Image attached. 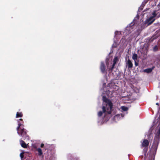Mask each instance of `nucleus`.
<instances>
[{"label":"nucleus","mask_w":160,"mask_h":160,"mask_svg":"<svg viewBox=\"0 0 160 160\" xmlns=\"http://www.w3.org/2000/svg\"><path fill=\"white\" fill-rule=\"evenodd\" d=\"M106 83L104 82L103 84L102 89V98L103 100L102 110L99 111L98 113V116L100 117L102 116V113L104 114V118L107 121L109 119V116L110 114V101L109 100V89L110 88V84L109 83L108 84L107 87L106 86Z\"/></svg>","instance_id":"1"},{"label":"nucleus","mask_w":160,"mask_h":160,"mask_svg":"<svg viewBox=\"0 0 160 160\" xmlns=\"http://www.w3.org/2000/svg\"><path fill=\"white\" fill-rule=\"evenodd\" d=\"M20 121H22V122H23L22 119H20L18 121V126L17 128V133L19 135L22 136L23 139H25L26 137H27L28 139V136L27 135L26 132L23 128V125L21 123Z\"/></svg>","instance_id":"2"},{"label":"nucleus","mask_w":160,"mask_h":160,"mask_svg":"<svg viewBox=\"0 0 160 160\" xmlns=\"http://www.w3.org/2000/svg\"><path fill=\"white\" fill-rule=\"evenodd\" d=\"M157 12L158 11H154L152 13V16L146 21L145 23H147L148 25H150L154 21L155 19L154 18L156 17L157 15V18H159L160 17V12Z\"/></svg>","instance_id":"3"},{"label":"nucleus","mask_w":160,"mask_h":160,"mask_svg":"<svg viewBox=\"0 0 160 160\" xmlns=\"http://www.w3.org/2000/svg\"><path fill=\"white\" fill-rule=\"evenodd\" d=\"M149 142L147 139L144 140L142 142V147L147 148L148 147Z\"/></svg>","instance_id":"4"},{"label":"nucleus","mask_w":160,"mask_h":160,"mask_svg":"<svg viewBox=\"0 0 160 160\" xmlns=\"http://www.w3.org/2000/svg\"><path fill=\"white\" fill-rule=\"evenodd\" d=\"M36 151L38 152V155L39 156H41L42 155L43 152L41 149L40 148H36Z\"/></svg>","instance_id":"5"},{"label":"nucleus","mask_w":160,"mask_h":160,"mask_svg":"<svg viewBox=\"0 0 160 160\" xmlns=\"http://www.w3.org/2000/svg\"><path fill=\"white\" fill-rule=\"evenodd\" d=\"M126 65L129 68H131L132 67V64L130 60H128L126 63Z\"/></svg>","instance_id":"6"},{"label":"nucleus","mask_w":160,"mask_h":160,"mask_svg":"<svg viewBox=\"0 0 160 160\" xmlns=\"http://www.w3.org/2000/svg\"><path fill=\"white\" fill-rule=\"evenodd\" d=\"M121 118V115L119 114H117L114 116L113 118L114 121L116 122L119 120Z\"/></svg>","instance_id":"7"},{"label":"nucleus","mask_w":160,"mask_h":160,"mask_svg":"<svg viewBox=\"0 0 160 160\" xmlns=\"http://www.w3.org/2000/svg\"><path fill=\"white\" fill-rule=\"evenodd\" d=\"M100 69L101 72L102 73H104L105 72V67L103 63V62H101V66H100Z\"/></svg>","instance_id":"8"},{"label":"nucleus","mask_w":160,"mask_h":160,"mask_svg":"<svg viewBox=\"0 0 160 160\" xmlns=\"http://www.w3.org/2000/svg\"><path fill=\"white\" fill-rule=\"evenodd\" d=\"M118 61V58L117 57H115L113 61V64L112 68H113L115 66L116 62Z\"/></svg>","instance_id":"9"},{"label":"nucleus","mask_w":160,"mask_h":160,"mask_svg":"<svg viewBox=\"0 0 160 160\" xmlns=\"http://www.w3.org/2000/svg\"><path fill=\"white\" fill-rule=\"evenodd\" d=\"M20 144L22 146V147L24 148H26L27 147V145L22 140H20Z\"/></svg>","instance_id":"10"},{"label":"nucleus","mask_w":160,"mask_h":160,"mask_svg":"<svg viewBox=\"0 0 160 160\" xmlns=\"http://www.w3.org/2000/svg\"><path fill=\"white\" fill-rule=\"evenodd\" d=\"M110 54V53H109V55ZM109 59H110V57L109 55L108 56V57H107L106 58V64L107 65V66L108 68L109 69Z\"/></svg>","instance_id":"11"},{"label":"nucleus","mask_w":160,"mask_h":160,"mask_svg":"<svg viewBox=\"0 0 160 160\" xmlns=\"http://www.w3.org/2000/svg\"><path fill=\"white\" fill-rule=\"evenodd\" d=\"M153 68H147L143 70V72L148 73L151 72L153 69Z\"/></svg>","instance_id":"12"},{"label":"nucleus","mask_w":160,"mask_h":160,"mask_svg":"<svg viewBox=\"0 0 160 160\" xmlns=\"http://www.w3.org/2000/svg\"><path fill=\"white\" fill-rule=\"evenodd\" d=\"M22 112H18L17 113L16 115V118H19V117H22Z\"/></svg>","instance_id":"13"},{"label":"nucleus","mask_w":160,"mask_h":160,"mask_svg":"<svg viewBox=\"0 0 160 160\" xmlns=\"http://www.w3.org/2000/svg\"><path fill=\"white\" fill-rule=\"evenodd\" d=\"M138 55L137 54L134 53L132 57V59L134 60L135 62L137 59Z\"/></svg>","instance_id":"14"},{"label":"nucleus","mask_w":160,"mask_h":160,"mask_svg":"<svg viewBox=\"0 0 160 160\" xmlns=\"http://www.w3.org/2000/svg\"><path fill=\"white\" fill-rule=\"evenodd\" d=\"M121 34V32L120 31H116L115 32V36L116 37L118 35H120Z\"/></svg>","instance_id":"15"},{"label":"nucleus","mask_w":160,"mask_h":160,"mask_svg":"<svg viewBox=\"0 0 160 160\" xmlns=\"http://www.w3.org/2000/svg\"><path fill=\"white\" fill-rule=\"evenodd\" d=\"M124 111H127L128 108L127 107L125 106H122L121 108Z\"/></svg>","instance_id":"16"},{"label":"nucleus","mask_w":160,"mask_h":160,"mask_svg":"<svg viewBox=\"0 0 160 160\" xmlns=\"http://www.w3.org/2000/svg\"><path fill=\"white\" fill-rule=\"evenodd\" d=\"M111 117H112V103L111 102Z\"/></svg>","instance_id":"17"},{"label":"nucleus","mask_w":160,"mask_h":160,"mask_svg":"<svg viewBox=\"0 0 160 160\" xmlns=\"http://www.w3.org/2000/svg\"><path fill=\"white\" fill-rule=\"evenodd\" d=\"M118 45V42H114V44H112V48H115L117 47V46Z\"/></svg>","instance_id":"18"},{"label":"nucleus","mask_w":160,"mask_h":160,"mask_svg":"<svg viewBox=\"0 0 160 160\" xmlns=\"http://www.w3.org/2000/svg\"><path fill=\"white\" fill-rule=\"evenodd\" d=\"M158 49V47L157 46H155L153 48V51H156Z\"/></svg>","instance_id":"19"},{"label":"nucleus","mask_w":160,"mask_h":160,"mask_svg":"<svg viewBox=\"0 0 160 160\" xmlns=\"http://www.w3.org/2000/svg\"><path fill=\"white\" fill-rule=\"evenodd\" d=\"M23 152L21 153L20 154V156L21 159H22L23 157Z\"/></svg>","instance_id":"20"},{"label":"nucleus","mask_w":160,"mask_h":160,"mask_svg":"<svg viewBox=\"0 0 160 160\" xmlns=\"http://www.w3.org/2000/svg\"><path fill=\"white\" fill-rule=\"evenodd\" d=\"M44 146V144L43 143H42L40 147L41 148H42Z\"/></svg>","instance_id":"21"},{"label":"nucleus","mask_w":160,"mask_h":160,"mask_svg":"<svg viewBox=\"0 0 160 160\" xmlns=\"http://www.w3.org/2000/svg\"><path fill=\"white\" fill-rule=\"evenodd\" d=\"M135 62V65L137 66L138 65V64L136 62V61Z\"/></svg>","instance_id":"22"},{"label":"nucleus","mask_w":160,"mask_h":160,"mask_svg":"<svg viewBox=\"0 0 160 160\" xmlns=\"http://www.w3.org/2000/svg\"><path fill=\"white\" fill-rule=\"evenodd\" d=\"M113 113H113V114H115V113H116V112H115V111H114V112H113Z\"/></svg>","instance_id":"23"},{"label":"nucleus","mask_w":160,"mask_h":160,"mask_svg":"<svg viewBox=\"0 0 160 160\" xmlns=\"http://www.w3.org/2000/svg\"><path fill=\"white\" fill-rule=\"evenodd\" d=\"M106 80L107 81V78H106Z\"/></svg>","instance_id":"24"}]
</instances>
